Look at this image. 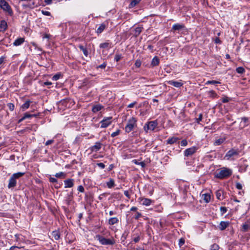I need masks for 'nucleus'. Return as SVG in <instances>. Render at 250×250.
Returning <instances> with one entry per match:
<instances>
[{
	"mask_svg": "<svg viewBox=\"0 0 250 250\" xmlns=\"http://www.w3.org/2000/svg\"><path fill=\"white\" fill-rule=\"evenodd\" d=\"M25 172H19L17 173H14L12 176H13L15 179H17L23 176L25 174Z\"/></svg>",
	"mask_w": 250,
	"mask_h": 250,
	"instance_id": "35",
	"label": "nucleus"
},
{
	"mask_svg": "<svg viewBox=\"0 0 250 250\" xmlns=\"http://www.w3.org/2000/svg\"><path fill=\"white\" fill-rule=\"evenodd\" d=\"M168 84L174 86L176 87H180L183 85V83L180 82L174 81L173 80L169 81L167 82Z\"/></svg>",
	"mask_w": 250,
	"mask_h": 250,
	"instance_id": "19",
	"label": "nucleus"
},
{
	"mask_svg": "<svg viewBox=\"0 0 250 250\" xmlns=\"http://www.w3.org/2000/svg\"><path fill=\"white\" fill-rule=\"evenodd\" d=\"M213 41H214V43H216V44H220L222 43V41L220 40V39L218 37H216L214 39Z\"/></svg>",
	"mask_w": 250,
	"mask_h": 250,
	"instance_id": "56",
	"label": "nucleus"
},
{
	"mask_svg": "<svg viewBox=\"0 0 250 250\" xmlns=\"http://www.w3.org/2000/svg\"><path fill=\"white\" fill-rule=\"evenodd\" d=\"M52 236L56 240H58L60 239L61 233L59 230H55L52 232Z\"/></svg>",
	"mask_w": 250,
	"mask_h": 250,
	"instance_id": "23",
	"label": "nucleus"
},
{
	"mask_svg": "<svg viewBox=\"0 0 250 250\" xmlns=\"http://www.w3.org/2000/svg\"><path fill=\"white\" fill-rule=\"evenodd\" d=\"M97 165L102 169H104L105 167V165L103 163H97Z\"/></svg>",
	"mask_w": 250,
	"mask_h": 250,
	"instance_id": "60",
	"label": "nucleus"
},
{
	"mask_svg": "<svg viewBox=\"0 0 250 250\" xmlns=\"http://www.w3.org/2000/svg\"><path fill=\"white\" fill-rule=\"evenodd\" d=\"M142 204L145 206H149L152 203V201L148 198H143L141 200Z\"/></svg>",
	"mask_w": 250,
	"mask_h": 250,
	"instance_id": "28",
	"label": "nucleus"
},
{
	"mask_svg": "<svg viewBox=\"0 0 250 250\" xmlns=\"http://www.w3.org/2000/svg\"><path fill=\"white\" fill-rule=\"evenodd\" d=\"M241 120H242V121H243L245 123V125H244V127H245L249 125V124L248 123V122L249 121L248 118L244 117L241 118Z\"/></svg>",
	"mask_w": 250,
	"mask_h": 250,
	"instance_id": "45",
	"label": "nucleus"
},
{
	"mask_svg": "<svg viewBox=\"0 0 250 250\" xmlns=\"http://www.w3.org/2000/svg\"><path fill=\"white\" fill-rule=\"evenodd\" d=\"M197 147L195 146L186 149L184 152V156L188 157L192 155L197 151Z\"/></svg>",
	"mask_w": 250,
	"mask_h": 250,
	"instance_id": "8",
	"label": "nucleus"
},
{
	"mask_svg": "<svg viewBox=\"0 0 250 250\" xmlns=\"http://www.w3.org/2000/svg\"><path fill=\"white\" fill-rule=\"evenodd\" d=\"M120 129H117L115 132H113L111 134V136L112 137H116V136L118 135L119 134H120Z\"/></svg>",
	"mask_w": 250,
	"mask_h": 250,
	"instance_id": "54",
	"label": "nucleus"
},
{
	"mask_svg": "<svg viewBox=\"0 0 250 250\" xmlns=\"http://www.w3.org/2000/svg\"><path fill=\"white\" fill-rule=\"evenodd\" d=\"M158 122L157 120L148 122L144 126L145 131L146 132L148 130H154L158 125Z\"/></svg>",
	"mask_w": 250,
	"mask_h": 250,
	"instance_id": "5",
	"label": "nucleus"
},
{
	"mask_svg": "<svg viewBox=\"0 0 250 250\" xmlns=\"http://www.w3.org/2000/svg\"><path fill=\"white\" fill-rule=\"evenodd\" d=\"M160 63V59L157 56H155L152 59L151 62V66L152 67H154L158 66Z\"/></svg>",
	"mask_w": 250,
	"mask_h": 250,
	"instance_id": "21",
	"label": "nucleus"
},
{
	"mask_svg": "<svg viewBox=\"0 0 250 250\" xmlns=\"http://www.w3.org/2000/svg\"><path fill=\"white\" fill-rule=\"evenodd\" d=\"M40 113L38 114H31L29 112H26L24 114L23 116L18 121V123H20L26 119H30L32 117H38Z\"/></svg>",
	"mask_w": 250,
	"mask_h": 250,
	"instance_id": "9",
	"label": "nucleus"
},
{
	"mask_svg": "<svg viewBox=\"0 0 250 250\" xmlns=\"http://www.w3.org/2000/svg\"><path fill=\"white\" fill-rule=\"evenodd\" d=\"M240 151L238 149H234L232 148L229 151H228L225 156V158H226L227 160H229L231 157L233 156H238L239 154Z\"/></svg>",
	"mask_w": 250,
	"mask_h": 250,
	"instance_id": "6",
	"label": "nucleus"
},
{
	"mask_svg": "<svg viewBox=\"0 0 250 250\" xmlns=\"http://www.w3.org/2000/svg\"><path fill=\"white\" fill-rule=\"evenodd\" d=\"M70 100L71 99L70 98H66L60 101L59 103L62 105L66 107L67 105L68 102H69L70 101Z\"/></svg>",
	"mask_w": 250,
	"mask_h": 250,
	"instance_id": "27",
	"label": "nucleus"
},
{
	"mask_svg": "<svg viewBox=\"0 0 250 250\" xmlns=\"http://www.w3.org/2000/svg\"><path fill=\"white\" fill-rule=\"evenodd\" d=\"M79 48L83 52V54L85 56L87 57L88 55V52L86 48L84 47L83 45L80 44L78 46Z\"/></svg>",
	"mask_w": 250,
	"mask_h": 250,
	"instance_id": "33",
	"label": "nucleus"
},
{
	"mask_svg": "<svg viewBox=\"0 0 250 250\" xmlns=\"http://www.w3.org/2000/svg\"><path fill=\"white\" fill-rule=\"evenodd\" d=\"M78 190L81 192H83L84 191V188L82 185L78 186Z\"/></svg>",
	"mask_w": 250,
	"mask_h": 250,
	"instance_id": "59",
	"label": "nucleus"
},
{
	"mask_svg": "<svg viewBox=\"0 0 250 250\" xmlns=\"http://www.w3.org/2000/svg\"><path fill=\"white\" fill-rule=\"evenodd\" d=\"M185 27L183 24L176 23L173 25L172 27V30L174 31H180Z\"/></svg>",
	"mask_w": 250,
	"mask_h": 250,
	"instance_id": "17",
	"label": "nucleus"
},
{
	"mask_svg": "<svg viewBox=\"0 0 250 250\" xmlns=\"http://www.w3.org/2000/svg\"><path fill=\"white\" fill-rule=\"evenodd\" d=\"M103 108V106L100 104H97L94 105L92 107V111L94 113H96L102 109Z\"/></svg>",
	"mask_w": 250,
	"mask_h": 250,
	"instance_id": "30",
	"label": "nucleus"
},
{
	"mask_svg": "<svg viewBox=\"0 0 250 250\" xmlns=\"http://www.w3.org/2000/svg\"><path fill=\"white\" fill-rule=\"evenodd\" d=\"M100 47L103 49L111 47V43L108 42L102 43L100 44Z\"/></svg>",
	"mask_w": 250,
	"mask_h": 250,
	"instance_id": "31",
	"label": "nucleus"
},
{
	"mask_svg": "<svg viewBox=\"0 0 250 250\" xmlns=\"http://www.w3.org/2000/svg\"><path fill=\"white\" fill-rule=\"evenodd\" d=\"M188 141L186 139L182 140L180 142L181 146H187L188 145Z\"/></svg>",
	"mask_w": 250,
	"mask_h": 250,
	"instance_id": "50",
	"label": "nucleus"
},
{
	"mask_svg": "<svg viewBox=\"0 0 250 250\" xmlns=\"http://www.w3.org/2000/svg\"><path fill=\"white\" fill-rule=\"evenodd\" d=\"M102 144L100 142H97L95 145L91 146L89 149L92 152H97L102 147Z\"/></svg>",
	"mask_w": 250,
	"mask_h": 250,
	"instance_id": "12",
	"label": "nucleus"
},
{
	"mask_svg": "<svg viewBox=\"0 0 250 250\" xmlns=\"http://www.w3.org/2000/svg\"><path fill=\"white\" fill-rule=\"evenodd\" d=\"M203 200L205 201L206 203H209L210 201V195L209 194H204L203 195Z\"/></svg>",
	"mask_w": 250,
	"mask_h": 250,
	"instance_id": "36",
	"label": "nucleus"
},
{
	"mask_svg": "<svg viewBox=\"0 0 250 250\" xmlns=\"http://www.w3.org/2000/svg\"><path fill=\"white\" fill-rule=\"evenodd\" d=\"M222 101L223 103H226L229 102V99L228 97H225L222 99Z\"/></svg>",
	"mask_w": 250,
	"mask_h": 250,
	"instance_id": "64",
	"label": "nucleus"
},
{
	"mask_svg": "<svg viewBox=\"0 0 250 250\" xmlns=\"http://www.w3.org/2000/svg\"><path fill=\"white\" fill-rule=\"evenodd\" d=\"M202 119H203V114L202 113H200L199 115V117L198 118H196L195 119V122L198 124H200V122L202 120Z\"/></svg>",
	"mask_w": 250,
	"mask_h": 250,
	"instance_id": "44",
	"label": "nucleus"
},
{
	"mask_svg": "<svg viewBox=\"0 0 250 250\" xmlns=\"http://www.w3.org/2000/svg\"><path fill=\"white\" fill-rule=\"evenodd\" d=\"M179 138L175 137H172L168 138L167 141V144L172 145L175 143L178 140Z\"/></svg>",
	"mask_w": 250,
	"mask_h": 250,
	"instance_id": "25",
	"label": "nucleus"
},
{
	"mask_svg": "<svg viewBox=\"0 0 250 250\" xmlns=\"http://www.w3.org/2000/svg\"><path fill=\"white\" fill-rule=\"evenodd\" d=\"M141 63H142V62H141V60L138 59V60H136L134 65L136 67L139 68L141 65Z\"/></svg>",
	"mask_w": 250,
	"mask_h": 250,
	"instance_id": "49",
	"label": "nucleus"
},
{
	"mask_svg": "<svg viewBox=\"0 0 250 250\" xmlns=\"http://www.w3.org/2000/svg\"><path fill=\"white\" fill-rule=\"evenodd\" d=\"M61 76H62V74H61V73H57L52 77V80L53 81H57L58 80H59L60 78V77Z\"/></svg>",
	"mask_w": 250,
	"mask_h": 250,
	"instance_id": "40",
	"label": "nucleus"
},
{
	"mask_svg": "<svg viewBox=\"0 0 250 250\" xmlns=\"http://www.w3.org/2000/svg\"><path fill=\"white\" fill-rule=\"evenodd\" d=\"M65 176H66V174L63 172H60L59 173H57L55 175V176L57 178H61V177L64 178L65 177Z\"/></svg>",
	"mask_w": 250,
	"mask_h": 250,
	"instance_id": "41",
	"label": "nucleus"
},
{
	"mask_svg": "<svg viewBox=\"0 0 250 250\" xmlns=\"http://www.w3.org/2000/svg\"><path fill=\"white\" fill-rule=\"evenodd\" d=\"M0 7L10 16L13 15V11L10 5L5 0H0Z\"/></svg>",
	"mask_w": 250,
	"mask_h": 250,
	"instance_id": "3",
	"label": "nucleus"
},
{
	"mask_svg": "<svg viewBox=\"0 0 250 250\" xmlns=\"http://www.w3.org/2000/svg\"><path fill=\"white\" fill-rule=\"evenodd\" d=\"M185 240L184 238H180L179 240V245L180 247H181L185 244Z\"/></svg>",
	"mask_w": 250,
	"mask_h": 250,
	"instance_id": "55",
	"label": "nucleus"
},
{
	"mask_svg": "<svg viewBox=\"0 0 250 250\" xmlns=\"http://www.w3.org/2000/svg\"><path fill=\"white\" fill-rule=\"evenodd\" d=\"M143 29V27L142 26L136 27L134 30V33L133 34V36L135 37H137L140 34Z\"/></svg>",
	"mask_w": 250,
	"mask_h": 250,
	"instance_id": "22",
	"label": "nucleus"
},
{
	"mask_svg": "<svg viewBox=\"0 0 250 250\" xmlns=\"http://www.w3.org/2000/svg\"><path fill=\"white\" fill-rule=\"evenodd\" d=\"M74 179H67L64 181V188H72L74 186Z\"/></svg>",
	"mask_w": 250,
	"mask_h": 250,
	"instance_id": "13",
	"label": "nucleus"
},
{
	"mask_svg": "<svg viewBox=\"0 0 250 250\" xmlns=\"http://www.w3.org/2000/svg\"><path fill=\"white\" fill-rule=\"evenodd\" d=\"M142 214L140 213V212H137L136 213V214L134 216V218L136 219V220H138L140 217H141L142 216Z\"/></svg>",
	"mask_w": 250,
	"mask_h": 250,
	"instance_id": "57",
	"label": "nucleus"
},
{
	"mask_svg": "<svg viewBox=\"0 0 250 250\" xmlns=\"http://www.w3.org/2000/svg\"><path fill=\"white\" fill-rule=\"evenodd\" d=\"M32 103L30 100H28L25 101V102L22 104L21 106V109L22 111H24L27 109L30 105V104Z\"/></svg>",
	"mask_w": 250,
	"mask_h": 250,
	"instance_id": "18",
	"label": "nucleus"
},
{
	"mask_svg": "<svg viewBox=\"0 0 250 250\" xmlns=\"http://www.w3.org/2000/svg\"><path fill=\"white\" fill-rule=\"evenodd\" d=\"M217 83H220V82H219L218 81H214V80L208 81L206 83V84H217Z\"/></svg>",
	"mask_w": 250,
	"mask_h": 250,
	"instance_id": "46",
	"label": "nucleus"
},
{
	"mask_svg": "<svg viewBox=\"0 0 250 250\" xmlns=\"http://www.w3.org/2000/svg\"><path fill=\"white\" fill-rule=\"evenodd\" d=\"M24 42V38H19L17 39L14 42H13V45L14 46H17L22 44Z\"/></svg>",
	"mask_w": 250,
	"mask_h": 250,
	"instance_id": "24",
	"label": "nucleus"
},
{
	"mask_svg": "<svg viewBox=\"0 0 250 250\" xmlns=\"http://www.w3.org/2000/svg\"><path fill=\"white\" fill-rule=\"evenodd\" d=\"M229 221H221L218 228L220 230H224L229 227Z\"/></svg>",
	"mask_w": 250,
	"mask_h": 250,
	"instance_id": "14",
	"label": "nucleus"
},
{
	"mask_svg": "<svg viewBox=\"0 0 250 250\" xmlns=\"http://www.w3.org/2000/svg\"><path fill=\"white\" fill-rule=\"evenodd\" d=\"M219 246L216 244H213L211 246L210 250H218Z\"/></svg>",
	"mask_w": 250,
	"mask_h": 250,
	"instance_id": "48",
	"label": "nucleus"
},
{
	"mask_svg": "<svg viewBox=\"0 0 250 250\" xmlns=\"http://www.w3.org/2000/svg\"><path fill=\"white\" fill-rule=\"evenodd\" d=\"M6 58V57L5 56H2L0 58V65L2 64V63H5Z\"/></svg>",
	"mask_w": 250,
	"mask_h": 250,
	"instance_id": "52",
	"label": "nucleus"
},
{
	"mask_svg": "<svg viewBox=\"0 0 250 250\" xmlns=\"http://www.w3.org/2000/svg\"><path fill=\"white\" fill-rule=\"evenodd\" d=\"M16 184H17L16 179H15L13 176H11V177H10V178L9 180L8 188H14L15 187H16Z\"/></svg>",
	"mask_w": 250,
	"mask_h": 250,
	"instance_id": "16",
	"label": "nucleus"
},
{
	"mask_svg": "<svg viewBox=\"0 0 250 250\" xmlns=\"http://www.w3.org/2000/svg\"><path fill=\"white\" fill-rule=\"evenodd\" d=\"M49 181L51 183H56L58 182V180L57 179L55 178H53V177H50V178L49 179Z\"/></svg>",
	"mask_w": 250,
	"mask_h": 250,
	"instance_id": "58",
	"label": "nucleus"
},
{
	"mask_svg": "<svg viewBox=\"0 0 250 250\" xmlns=\"http://www.w3.org/2000/svg\"><path fill=\"white\" fill-rule=\"evenodd\" d=\"M119 222V220L117 217H112L110 218L108 220V224L110 225H113L115 224L118 223Z\"/></svg>",
	"mask_w": 250,
	"mask_h": 250,
	"instance_id": "29",
	"label": "nucleus"
},
{
	"mask_svg": "<svg viewBox=\"0 0 250 250\" xmlns=\"http://www.w3.org/2000/svg\"><path fill=\"white\" fill-rule=\"evenodd\" d=\"M7 28V23L5 20H2L0 22V32H4Z\"/></svg>",
	"mask_w": 250,
	"mask_h": 250,
	"instance_id": "20",
	"label": "nucleus"
},
{
	"mask_svg": "<svg viewBox=\"0 0 250 250\" xmlns=\"http://www.w3.org/2000/svg\"><path fill=\"white\" fill-rule=\"evenodd\" d=\"M220 209L222 215H224L227 211V208L225 207H221Z\"/></svg>",
	"mask_w": 250,
	"mask_h": 250,
	"instance_id": "47",
	"label": "nucleus"
},
{
	"mask_svg": "<svg viewBox=\"0 0 250 250\" xmlns=\"http://www.w3.org/2000/svg\"><path fill=\"white\" fill-rule=\"evenodd\" d=\"M232 170L227 167H223L219 171H216L214 173L215 178L219 179H223L229 177L232 175Z\"/></svg>",
	"mask_w": 250,
	"mask_h": 250,
	"instance_id": "1",
	"label": "nucleus"
},
{
	"mask_svg": "<svg viewBox=\"0 0 250 250\" xmlns=\"http://www.w3.org/2000/svg\"><path fill=\"white\" fill-rule=\"evenodd\" d=\"M223 192V191L222 190H218L216 192V196L218 199L222 200L223 198H221V195Z\"/></svg>",
	"mask_w": 250,
	"mask_h": 250,
	"instance_id": "38",
	"label": "nucleus"
},
{
	"mask_svg": "<svg viewBox=\"0 0 250 250\" xmlns=\"http://www.w3.org/2000/svg\"><path fill=\"white\" fill-rule=\"evenodd\" d=\"M107 64L105 62H104L102 64L97 66V68H101V69H104L106 66Z\"/></svg>",
	"mask_w": 250,
	"mask_h": 250,
	"instance_id": "53",
	"label": "nucleus"
},
{
	"mask_svg": "<svg viewBox=\"0 0 250 250\" xmlns=\"http://www.w3.org/2000/svg\"><path fill=\"white\" fill-rule=\"evenodd\" d=\"M236 188L238 189H242V185L240 183H237L236 184Z\"/></svg>",
	"mask_w": 250,
	"mask_h": 250,
	"instance_id": "63",
	"label": "nucleus"
},
{
	"mask_svg": "<svg viewBox=\"0 0 250 250\" xmlns=\"http://www.w3.org/2000/svg\"><path fill=\"white\" fill-rule=\"evenodd\" d=\"M249 230H250V221L248 220L243 224L241 231L243 232H247Z\"/></svg>",
	"mask_w": 250,
	"mask_h": 250,
	"instance_id": "15",
	"label": "nucleus"
},
{
	"mask_svg": "<svg viewBox=\"0 0 250 250\" xmlns=\"http://www.w3.org/2000/svg\"><path fill=\"white\" fill-rule=\"evenodd\" d=\"M140 237L139 236H137L133 238V241L134 242V243L138 242L140 241Z\"/></svg>",
	"mask_w": 250,
	"mask_h": 250,
	"instance_id": "62",
	"label": "nucleus"
},
{
	"mask_svg": "<svg viewBox=\"0 0 250 250\" xmlns=\"http://www.w3.org/2000/svg\"><path fill=\"white\" fill-rule=\"evenodd\" d=\"M226 140V138H220L215 140L213 143V145L215 146H218L223 144Z\"/></svg>",
	"mask_w": 250,
	"mask_h": 250,
	"instance_id": "26",
	"label": "nucleus"
},
{
	"mask_svg": "<svg viewBox=\"0 0 250 250\" xmlns=\"http://www.w3.org/2000/svg\"><path fill=\"white\" fill-rule=\"evenodd\" d=\"M208 94L210 97L212 98H215L217 97V94L214 90H210L208 92Z\"/></svg>",
	"mask_w": 250,
	"mask_h": 250,
	"instance_id": "43",
	"label": "nucleus"
},
{
	"mask_svg": "<svg viewBox=\"0 0 250 250\" xmlns=\"http://www.w3.org/2000/svg\"><path fill=\"white\" fill-rule=\"evenodd\" d=\"M141 0H132L129 4V8H131L135 7L138 3H139Z\"/></svg>",
	"mask_w": 250,
	"mask_h": 250,
	"instance_id": "32",
	"label": "nucleus"
},
{
	"mask_svg": "<svg viewBox=\"0 0 250 250\" xmlns=\"http://www.w3.org/2000/svg\"><path fill=\"white\" fill-rule=\"evenodd\" d=\"M106 185L109 188H111L115 186L114 180L110 178L108 182H106Z\"/></svg>",
	"mask_w": 250,
	"mask_h": 250,
	"instance_id": "34",
	"label": "nucleus"
},
{
	"mask_svg": "<svg viewBox=\"0 0 250 250\" xmlns=\"http://www.w3.org/2000/svg\"><path fill=\"white\" fill-rule=\"evenodd\" d=\"M41 5L40 2L39 1L36 2L35 1H33L31 2H29L27 4H23L22 7L24 8H29L30 9H33L35 7H38Z\"/></svg>",
	"mask_w": 250,
	"mask_h": 250,
	"instance_id": "11",
	"label": "nucleus"
},
{
	"mask_svg": "<svg viewBox=\"0 0 250 250\" xmlns=\"http://www.w3.org/2000/svg\"><path fill=\"white\" fill-rule=\"evenodd\" d=\"M112 117H104L103 120L100 122L101 128H106L112 123Z\"/></svg>",
	"mask_w": 250,
	"mask_h": 250,
	"instance_id": "7",
	"label": "nucleus"
},
{
	"mask_svg": "<svg viewBox=\"0 0 250 250\" xmlns=\"http://www.w3.org/2000/svg\"><path fill=\"white\" fill-rule=\"evenodd\" d=\"M96 238L100 243L103 245H113L115 244V240L114 238L106 239L100 235H97Z\"/></svg>",
	"mask_w": 250,
	"mask_h": 250,
	"instance_id": "4",
	"label": "nucleus"
},
{
	"mask_svg": "<svg viewBox=\"0 0 250 250\" xmlns=\"http://www.w3.org/2000/svg\"><path fill=\"white\" fill-rule=\"evenodd\" d=\"M108 26V22L107 21H105L104 22H103L102 23L100 24L99 27L97 28V30L96 31V33L98 35L101 34L104 30L107 28Z\"/></svg>",
	"mask_w": 250,
	"mask_h": 250,
	"instance_id": "10",
	"label": "nucleus"
},
{
	"mask_svg": "<svg viewBox=\"0 0 250 250\" xmlns=\"http://www.w3.org/2000/svg\"><path fill=\"white\" fill-rule=\"evenodd\" d=\"M7 106L10 111H13L15 108V105L12 103H8Z\"/></svg>",
	"mask_w": 250,
	"mask_h": 250,
	"instance_id": "51",
	"label": "nucleus"
},
{
	"mask_svg": "<svg viewBox=\"0 0 250 250\" xmlns=\"http://www.w3.org/2000/svg\"><path fill=\"white\" fill-rule=\"evenodd\" d=\"M137 126V120L135 118L132 117L129 119L125 127V130L126 133H129L135 127Z\"/></svg>",
	"mask_w": 250,
	"mask_h": 250,
	"instance_id": "2",
	"label": "nucleus"
},
{
	"mask_svg": "<svg viewBox=\"0 0 250 250\" xmlns=\"http://www.w3.org/2000/svg\"><path fill=\"white\" fill-rule=\"evenodd\" d=\"M122 54H116L114 57V60L118 62H119L122 58Z\"/></svg>",
	"mask_w": 250,
	"mask_h": 250,
	"instance_id": "42",
	"label": "nucleus"
},
{
	"mask_svg": "<svg viewBox=\"0 0 250 250\" xmlns=\"http://www.w3.org/2000/svg\"><path fill=\"white\" fill-rule=\"evenodd\" d=\"M236 71L239 74H243L245 72V70L244 67L240 66L236 68Z\"/></svg>",
	"mask_w": 250,
	"mask_h": 250,
	"instance_id": "39",
	"label": "nucleus"
},
{
	"mask_svg": "<svg viewBox=\"0 0 250 250\" xmlns=\"http://www.w3.org/2000/svg\"><path fill=\"white\" fill-rule=\"evenodd\" d=\"M132 162L137 165H140L142 167H145L146 166V164L144 162H139L137 160H133Z\"/></svg>",
	"mask_w": 250,
	"mask_h": 250,
	"instance_id": "37",
	"label": "nucleus"
},
{
	"mask_svg": "<svg viewBox=\"0 0 250 250\" xmlns=\"http://www.w3.org/2000/svg\"><path fill=\"white\" fill-rule=\"evenodd\" d=\"M42 13L43 15H45V16H50L51 15L50 12L49 11H47L42 10Z\"/></svg>",
	"mask_w": 250,
	"mask_h": 250,
	"instance_id": "61",
	"label": "nucleus"
}]
</instances>
